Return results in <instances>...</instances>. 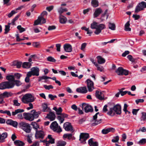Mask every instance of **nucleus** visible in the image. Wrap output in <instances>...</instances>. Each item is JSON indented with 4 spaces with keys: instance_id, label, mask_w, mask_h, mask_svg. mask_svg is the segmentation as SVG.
<instances>
[{
    "instance_id": "obj_1",
    "label": "nucleus",
    "mask_w": 146,
    "mask_h": 146,
    "mask_svg": "<svg viewBox=\"0 0 146 146\" xmlns=\"http://www.w3.org/2000/svg\"><path fill=\"white\" fill-rule=\"evenodd\" d=\"M31 113H24L23 115L24 118L27 120L32 121L35 118H37L40 113L39 112H36V111L33 110L31 111Z\"/></svg>"
},
{
    "instance_id": "obj_2",
    "label": "nucleus",
    "mask_w": 146,
    "mask_h": 146,
    "mask_svg": "<svg viewBox=\"0 0 146 146\" xmlns=\"http://www.w3.org/2000/svg\"><path fill=\"white\" fill-rule=\"evenodd\" d=\"M105 25L103 24H99L95 21H94L91 24L90 27L92 29H96L94 32L96 35H98L100 33L102 30L105 28Z\"/></svg>"
},
{
    "instance_id": "obj_3",
    "label": "nucleus",
    "mask_w": 146,
    "mask_h": 146,
    "mask_svg": "<svg viewBox=\"0 0 146 146\" xmlns=\"http://www.w3.org/2000/svg\"><path fill=\"white\" fill-rule=\"evenodd\" d=\"M22 102L24 104H27L33 102L35 100L33 96L31 94L28 93L24 95L21 98Z\"/></svg>"
},
{
    "instance_id": "obj_4",
    "label": "nucleus",
    "mask_w": 146,
    "mask_h": 146,
    "mask_svg": "<svg viewBox=\"0 0 146 146\" xmlns=\"http://www.w3.org/2000/svg\"><path fill=\"white\" fill-rule=\"evenodd\" d=\"M14 86V83L11 82L5 81L0 84V89L1 90L11 88Z\"/></svg>"
},
{
    "instance_id": "obj_5",
    "label": "nucleus",
    "mask_w": 146,
    "mask_h": 146,
    "mask_svg": "<svg viewBox=\"0 0 146 146\" xmlns=\"http://www.w3.org/2000/svg\"><path fill=\"white\" fill-rule=\"evenodd\" d=\"M50 127L54 131L58 133H60L62 131L60 126H58V124L56 121L52 122L51 124Z\"/></svg>"
},
{
    "instance_id": "obj_6",
    "label": "nucleus",
    "mask_w": 146,
    "mask_h": 146,
    "mask_svg": "<svg viewBox=\"0 0 146 146\" xmlns=\"http://www.w3.org/2000/svg\"><path fill=\"white\" fill-rule=\"evenodd\" d=\"M145 8H146V3L144 1H142L139 3L136 7L135 12L138 13L140 11L143 10Z\"/></svg>"
},
{
    "instance_id": "obj_7",
    "label": "nucleus",
    "mask_w": 146,
    "mask_h": 146,
    "mask_svg": "<svg viewBox=\"0 0 146 146\" xmlns=\"http://www.w3.org/2000/svg\"><path fill=\"white\" fill-rule=\"evenodd\" d=\"M85 82L87 84V86L88 92H92L95 89L94 87V83L91 80L88 79Z\"/></svg>"
},
{
    "instance_id": "obj_8",
    "label": "nucleus",
    "mask_w": 146,
    "mask_h": 146,
    "mask_svg": "<svg viewBox=\"0 0 146 146\" xmlns=\"http://www.w3.org/2000/svg\"><path fill=\"white\" fill-rule=\"evenodd\" d=\"M89 134L87 133H81L80 135V139L79 140L81 141V142L83 144L86 143V141L89 138Z\"/></svg>"
},
{
    "instance_id": "obj_9",
    "label": "nucleus",
    "mask_w": 146,
    "mask_h": 146,
    "mask_svg": "<svg viewBox=\"0 0 146 146\" xmlns=\"http://www.w3.org/2000/svg\"><path fill=\"white\" fill-rule=\"evenodd\" d=\"M115 72L119 75H124L125 76H127L129 74V71L128 70L123 69L121 67H119L115 71Z\"/></svg>"
},
{
    "instance_id": "obj_10",
    "label": "nucleus",
    "mask_w": 146,
    "mask_h": 146,
    "mask_svg": "<svg viewBox=\"0 0 146 146\" xmlns=\"http://www.w3.org/2000/svg\"><path fill=\"white\" fill-rule=\"evenodd\" d=\"M82 108L83 110H84L85 112H92L93 111L92 107L88 104L83 103L82 104Z\"/></svg>"
},
{
    "instance_id": "obj_11",
    "label": "nucleus",
    "mask_w": 146,
    "mask_h": 146,
    "mask_svg": "<svg viewBox=\"0 0 146 146\" xmlns=\"http://www.w3.org/2000/svg\"><path fill=\"white\" fill-rule=\"evenodd\" d=\"M64 128L67 131H70L72 133L74 132V130L71 123L69 122H66L64 124Z\"/></svg>"
},
{
    "instance_id": "obj_12",
    "label": "nucleus",
    "mask_w": 146,
    "mask_h": 146,
    "mask_svg": "<svg viewBox=\"0 0 146 146\" xmlns=\"http://www.w3.org/2000/svg\"><path fill=\"white\" fill-rule=\"evenodd\" d=\"M45 134L44 132L42 130H37L36 131L35 137L37 139H43L44 138Z\"/></svg>"
},
{
    "instance_id": "obj_13",
    "label": "nucleus",
    "mask_w": 146,
    "mask_h": 146,
    "mask_svg": "<svg viewBox=\"0 0 146 146\" xmlns=\"http://www.w3.org/2000/svg\"><path fill=\"white\" fill-rule=\"evenodd\" d=\"M99 114V112H97L93 117V120L92 121V122H93L92 125L93 126L98 125L101 122V119H99L98 120L97 119V115Z\"/></svg>"
},
{
    "instance_id": "obj_14",
    "label": "nucleus",
    "mask_w": 146,
    "mask_h": 146,
    "mask_svg": "<svg viewBox=\"0 0 146 146\" xmlns=\"http://www.w3.org/2000/svg\"><path fill=\"white\" fill-rule=\"evenodd\" d=\"M113 106L114 111L116 114L118 115H120L121 113V106L119 104H117Z\"/></svg>"
},
{
    "instance_id": "obj_15",
    "label": "nucleus",
    "mask_w": 146,
    "mask_h": 146,
    "mask_svg": "<svg viewBox=\"0 0 146 146\" xmlns=\"http://www.w3.org/2000/svg\"><path fill=\"white\" fill-rule=\"evenodd\" d=\"M95 95L96 98L100 100H102L104 99L103 94L100 91L96 90Z\"/></svg>"
},
{
    "instance_id": "obj_16",
    "label": "nucleus",
    "mask_w": 146,
    "mask_h": 146,
    "mask_svg": "<svg viewBox=\"0 0 146 146\" xmlns=\"http://www.w3.org/2000/svg\"><path fill=\"white\" fill-rule=\"evenodd\" d=\"M68 116V115L66 113H62V114L59 115L57 116V118L60 122V123H61L63 122L64 120V118L67 117Z\"/></svg>"
},
{
    "instance_id": "obj_17",
    "label": "nucleus",
    "mask_w": 146,
    "mask_h": 146,
    "mask_svg": "<svg viewBox=\"0 0 146 146\" xmlns=\"http://www.w3.org/2000/svg\"><path fill=\"white\" fill-rule=\"evenodd\" d=\"M56 118V115L54 113L52 112H50L48 113L47 114L46 118H48L52 121L54 120Z\"/></svg>"
},
{
    "instance_id": "obj_18",
    "label": "nucleus",
    "mask_w": 146,
    "mask_h": 146,
    "mask_svg": "<svg viewBox=\"0 0 146 146\" xmlns=\"http://www.w3.org/2000/svg\"><path fill=\"white\" fill-rule=\"evenodd\" d=\"M63 48L65 51L67 52H71L72 51V48L71 45L68 44H64Z\"/></svg>"
},
{
    "instance_id": "obj_19",
    "label": "nucleus",
    "mask_w": 146,
    "mask_h": 146,
    "mask_svg": "<svg viewBox=\"0 0 146 146\" xmlns=\"http://www.w3.org/2000/svg\"><path fill=\"white\" fill-rule=\"evenodd\" d=\"M6 123L7 124L12 125L14 127H17L18 125V123L17 121L11 119H7Z\"/></svg>"
},
{
    "instance_id": "obj_20",
    "label": "nucleus",
    "mask_w": 146,
    "mask_h": 146,
    "mask_svg": "<svg viewBox=\"0 0 146 146\" xmlns=\"http://www.w3.org/2000/svg\"><path fill=\"white\" fill-rule=\"evenodd\" d=\"M76 91L78 93L82 94L86 93L88 92V90L86 86L77 88L76 90Z\"/></svg>"
},
{
    "instance_id": "obj_21",
    "label": "nucleus",
    "mask_w": 146,
    "mask_h": 146,
    "mask_svg": "<svg viewBox=\"0 0 146 146\" xmlns=\"http://www.w3.org/2000/svg\"><path fill=\"white\" fill-rule=\"evenodd\" d=\"M31 72L33 76H38L39 75V70L38 68L36 67L33 68L31 69Z\"/></svg>"
},
{
    "instance_id": "obj_22",
    "label": "nucleus",
    "mask_w": 146,
    "mask_h": 146,
    "mask_svg": "<svg viewBox=\"0 0 146 146\" xmlns=\"http://www.w3.org/2000/svg\"><path fill=\"white\" fill-rule=\"evenodd\" d=\"M102 12V9L100 8L96 9L93 14L94 17L96 18L98 17Z\"/></svg>"
},
{
    "instance_id": "obj_23",
    "label": "nucleus",
    "mask_w": 146,
    "mask_h": 146,
    "mask_svg": "<svg viewBox=\"0 0 146 146\" xmlns=\"http://www.w3.org/2000/svg\"><path fill=\"white\" fill-rule=\"evenodd\" d=\"M114 131L115 129L113 128H109L106 129H103L102 130V132L103 134H106L110 132H113Z\"/></svg>"
},
{
    "instance_id": "obj_24",
    "label": "nucleus",
    "mask_w": 146,
    "mask_h": 146,
    "mask_svg": "<svg viewBox=\"0 0 146 146\" xmlns=\"http://www.w3.org/2000/svg\"><path fill=\"white\" fill-rule=\"evenodd\" d=\"M93 138H92L88 140V144L90 146H98V144L97 142H94L93 141Z\"/></svg>"
},
{
    "instance_id": "obj_25",
    "label": "nucleus",
    "mask_w": 146,
    "mask_h": 146,
    "mask_svg": "<svg viewBox=\"0 0 146 146\" xmlns=\"http://www.w3.org/2000/svg\"><path fill=\"white\" fill-rule=\"evenodd\" d=\"M96 58L97 59L98 62L99 64H104L106 61L101 56H97Z\"/></svg>"
},
{
    "instance_id": "obj_26",
    "label": "nucleus",
    "mask_w": 146,
    "mask_h": 146,
    "mask_svg": "<svg viewBox=\"0 0 146 146\" xmlns=\"http://www.w3.org/2000/svg\"><path fill=\"white\" fill-rule=\"evenodd\" d=\"M1 94L3 98H4L8 97L11 96L12 95V94L10 92H5Z\"/></svg>"
},
{
    "instance_id": "obj_27",
    "label": "nucleus",
    "mask_w": 146,
    "mask_h": 146,
    "mask_svg": "<svg viewBox=\"0 0 146 146\" xmlns=\"http://www.w3.org/2000/svg\"><path fill=\"white\" fill-rule=\"evenodd\" d=\"M31 125L34 128L36 131L38 130V129H40L39 125L38 123L35 122H31Z\"/></svg>"
},
{
    "instance_id": "obj_28",
    "label": "nucleus",
    "mask_w": 146,
    "mask_h": 146,
    "mask_svg": "<svg viewBox=\"0 0 146 146\" xmlns=\"http://www.w3.org/2000/svg\"><path fill=\"white\" fill-rule=\"evenodd\" d=\"M111 104L109 103L108 104V108L109 109L108 110V111L107 113V114L110 115L111 116L112 113L113 112L114 110L113 107H112L111 106H110V105Z\"/></svg>"
},
{
    "instance_id": "obj_29",
    "label": "nucleus",
    "mask_w": 146,
    "mask_h": 146,
    "mask_svg": "<svg viewBox=\"0 0 146 146\" xmlns=\"http://www.w3.org/2000/svg\"><path fill=\"white\" fill-rule=\"evenodd\" d=\"M0 136L1 139V142H3L5 141V139L7 137V133L6 132H4L2 134H0Z\"/></svg>"
},
{
    "instance_id": "obj_30",
    "label": "nucleus",
    "mask_w": 146,
    "mask_h": 146,
    "mask_svg": "<svg viewBox=\"0 0 146 146\" xmlns=\"http://www.w3.org/2000/svg\"><path fill=\"white\" fill-rule=\"evenodd\" d=\"M15 145L17 146H23L25 145V143L19 140H16L14 141Z\"/></svg>"
},
{
    "instance_id": "obj_31",
    "label": "nucleus",
    "mask_w": 146,
    "mask_h": 146,
    "mask_svg": "<svg viewBox=\"0 0 146 146\" xmlns=\"http://www.w3.org/2000/svg\"><path fill=\"white\" fill-rule=\"evenodd\" d=\"M67 21L66 18L63 15L60 16L59 21L61 23L64 24L66 23Z\"/></svg>"
},
{
    "instance_id": "obj_32",
    "label": "nucleus",
    "mask_w": 146,
    "mask_h": 146,
    "mask_svg": "<svg viewBox=\"0 0 146 146\" xmlns=\"http://www.w3.org/2000/svg\"><path fill=\"white\" fill-rule=\"evenodd\" d=\"M19 124L20 126L21 127L22 129L26 127H30V126L29 124L24 122H21L19 123Z\"/></svg>"
},
{
    "instance_id": "obj_33",
    "label": "nucleus",
    "mask_w": 146,
    "mask_h": 146,
    "mask_svg": "<svg viewBox=\"0 0 146 146\" xmlns=\"http://www.w3.org/2000/svg\"><path fill=\"white\" fill-rule=\"evenodd\" d=\"M24 111V110L23 109H17L15 110V111H12V115L15 116L17 114L19 113L23 112Z\"/></svg>"
},
{
    "instance_id": "obj_34",
    "label": "nucleus",
    "mask_w": 146,
    "mask_h": 146,
    "mask_svg": "<svg viewBox=\"0 0 146 146\" xmlns=\"http://www.w3.org/2000/svg\"><path fill=\"white\" fill-rule=\"evenodd\" d=\"M42 111L43 112L48 111L50 110V108L48 107L47 104L44 103L42 105Z\"/></svg>"
},
{
    "instance_id": "obj_35",
    "label": "nucleus",
    "mask_w": 146,
    "mask_h": 146,
    "mask_svg": "<svg viewBox=\"0 0 146 146\" xmlns=\"http://www.w3.org/2000/svg\"><path fill=\"white\" fill-rule=\"evenodd\" d=\"M41 19L42 18L38 16L37 19L34 21L33 25L35 26L39 24H41Z\"/></svg>"
},
{
    "instance_id": "obj_36",
    "label": "nucleus",
    "mask_w": 146,
    "mask_h": 146,
    "mask_svg": "<svg viewBox=\"0 0 146 146\" xmlns=\"http://www.w3.org/2000/svg\"><path fill=\"white\" fill-rule=\"evenodd\" d=\"M31 65V63L28 62H25L22 64V67L24 68H29Z\"/></svg>"
},
{
    "instance_id": "obj_37",
    "label": "nucleus",
    "mask_w": 146,
    "mask_h": 146,
    "mask_svg": "<svg viewBox=\"0 0 146 146\" xmlns=\"http://www.w3.org/2000/svg\"><path fill=\"white\" fill-rule=\"evenodd\" d=\"M130 25L129 21H128L125 25L124 30L125 31H131V29L129 27Z\"/></svg>"
},
{
    "instance_id": "obj_38",
    "label": "nucleus",
    "mask_w": 146,
    "mask_h": 146,
    "mask_svg": "<svg viewBox=\"0 0 146 146\" xmlns=\"http://www.w3.org/2000/svg\"><path fill=\"white\" fill-rule=\"evenodd\" d=\"M58 12L60 14V16L62 15V13L64 12H66L68 11V9L66 8L63 9L62 7H60L58 10Z\"/></svg>"
},
{
    "instance_id": "obj_39",
    "label": "nucleus",
    "mask_w": 146,
    "mask_h": 146,
    "mask_svg": "<svg viewBox=\"0 0 146 146\" xmlns=\"http://www.w3.org/2000/svg\"><path fill=\"white\" fill-rule=\"evenodd\" d=\"M49 78H51L45 76H40L38 77V81L40 82L42 80H45V81L44 82H46V80Z\"/></svg>"
},
{
    "instance_id": "obj_40",
    "label": "nucleus",
    "mask_w": 146,
    "mask_h": 146,
    "mask_svg": "<svg viewBox=\"0 0 146 146\" xmlns=\"http://www.w3.org/2000/svg\"><path fill=\"white\" fill-rule=\"evenodd\" d=\"M6 78L9 81H8L11 82H13L15 80L14 76L11 75L7 76Z\"/></svg>"
},
{
    "instance_id": "obj_41",
    "label": "nucleus",
    "mask_w": 146,
    "mask_h": 146,
    "mask_svg": "<svg viewBox=\"0 0 146 146\" xmlns=\"http://www.w3.org/2000/svg\"><path fill=\"white\" fill-rule=\"evenodd\" d=\"M141 121H146V112H143L141 113Z\"/></svg>"
},
{
    "instance_id": "obj_42",
    "label": "nucleus",
    "mask_w": 146,
    "mask_h": 146,
    "mask_svg": "<svg viewBox=\"0 0 146 146\" xmlns=\"http://www.w3.org/2000/svg\"><path fill=\"white\" fill-rule=\"evenodd\" d=\"M72 137V134H65L63 136L64 138H67L69 140L71 139Z\"/></svg>"
},
{
    "instance_id": "obj_43",
    "label": "nucleus",
    "mask_w": 146,
    "mask_h": 146,
    "mask_svg": "<svg viewBox=\"0 0 146 146\" xmlns=\"http://www.w3.org/2000/svg\"><path fill=\"white\" fill-rule=\"evenodd\" d=\"M0 112L3 114H6L10 116H11V114L9 110H6L3 111L2 110H0Z\"/></svg>"
},
{
    "instance_id": "obj_44",
    "label": "nucleus",
    "mask_w": 146,
    "mask_h": 146,
    "mask_svg": "<svg viewBox=\"0 0 146 146\" xmlns=\"http://www.w3.org/2000/svg\"><path fill=\"white\" fill-rule=\"evenodd\" d=\"M91 3L94 7H96L98 6V2L97 0H92Z\"/></svg>"
},
{
    "instance_id": "obj_45",
    "label": "nucleus",
    "mask_w": 146,
    "mask_h": 146,
    "mask_svg": "<svg viewBox=\"0 0 146 146\" xmlns=\"http://www.w3.org/2000/svg\"><path fill=\"white\" fill-rule=\"evenodd\" d=\"M66 144V142L63 141H59L57 143V146H64Z\"/></svg>"
},
{
    "instance_id": "obj_46",
    "label": "nucleus",
    "mask_w": 146,
    "mask_h": 146,
    "mask_svg": "<svg viewBox=\"0 0 146 146\" xmlns=\"http://www.w3.org/2000/svg\"><path fill=\"white\" fill-rule=\"evenodd\" d=\"M13 82L14 83V86L16 85L17 86H19L22 84V83L19 80H15Z\"/></svg>"
},
{
    "instance_id": "obj_47",
    "label": "nucleus",
    "mask_w": 146,
    "mask_h": 146,
    "mask_svg": "<svg viewBox=\"0 0 146 146\" xmlns=\"http://www.w3.org/2000/svg\"><path fill=\"white\" fill-rule=\"evenodd\" d=\"M109 28L110 29L112 30H115V25L113 23H109Z\"/></svg>"
},
{
    "instance_id": "obj_48",
    "label": "nucleus",
    "mask_w": 146,
    "mask_h": 146,
    "mask_svg": "<svg viewBox=\"0 0 146 146\" xmlns=\"http://www.w3.org/2000/svg\"><path fill=\"white\" fill-rule=\"evenodd\" d=\"M20 16V15H18L12 19V24L13 25H15V21L18 20Z\"/></svg>"
},
{
    "instance_id": "obj_49",
    "label": "nucleus",
    "mask_w": 146,
    "mask_h": 146,
    "mask_svg": "<svg viewBox=\"0 0 146 146\" xmlns=\"http://www.w3.org/2000/svg\"><path fill=\"white\" fill-rule=\"evenodd\" d=\"M47 60L48 61L54 62L56 61V60L51 56L48 57L47 58Z\"/></svg>"
},
{
    "instance_id": "obj_50",
    "label": "nucleus",
    "mask_w": 146,
    "mask_h": 146,
    "mask_svg": "<svg viewBox=\"0 0 146 146\" xmlns=\"http://www.w3.org/2000/svg\"><path fill=\"white\" fill-rule=\"evenodd\" d=\"M129 61H131L132 62H135V59L133 58L132 56L131 55H129L127 57Z\"/></svg>"
},
{
    "instance_id": "obj_51",
    "label": "nucleus",
    "mask_w": 146,
    "mask_h": 146,
    "mask_svg": "<svg viewBox=\"0 0 146 146\" xmlns=\"http://www.w3.org/2000/svg\"><path fill=\"white\" fill-rule=\"evenodd\" d=\"M97 68V70H99L100 72H102L104 71V68L101 66H100L98 64V65L96 66Z\"/></svg>"
},
{
    "instance_id": "obj_52",
    "label": "nucleus",
    "mask_w": 146,
    "mask_h": 146,
    "mask_svg": "<svg viewBox=\"0 0 146 146\" xmlns=\"http://www.w3.org/2000/svg\"><path fill=\"white\" fill-rule=\"evenodd\" d=\"M17 12L15 10H13L8 15V17L9 18L11 17L14 14L17 13Z\"/></svg>"
},
{
    "instance_id": "obj_53",
    "label": "nucleus",
    "mask_w": 146,
    "mask_h": 146,
    "mask_svg": "<svg viewBox=\"0 0 146 146\" xmlns=\"http://www.w3.org/2000/svg\"><path fill=\"white\" fill-rule=\"evenodd\" d=\"M33 46L36 48H38L40 47V44L39 42H34L33 43Z\"/></svg>"
},
{
    "instance_id": "obj_54",
    "label": "nucleus",
    "mask_w": 146,
    "mask_h": 146,
    "mask_svg": "<svg viewBox=\"0 0 146 146\" xmlns=\"http://www.w3.org/2000/svg\"><path fill=\"white\" fill-rule=\"evenodd\" d=\"M62 110L61 107L58 108L56 111V114L57 115H59L62 114Z\"/></svg>"
},
{
    "instance_id": "obj_55",
    "label": "nucleus",
    "mask_w": 146,
    "mask_h": 146,
    "mask_svg": "<svg viewBox=\"0 0 146 146\" xmlns=\"http://www.w3.org/2000/svg\"><path fill=\"white\" fill-rule=\"evenodd\" d=\"M22 62H17L15 65L16 66L17 68H20L21 66Z\"/></svg>"
},
{
    "instance_id": "obj_56",
    "label": "nucleus",
    "mask_w": 146,
    "mask_h": 146,
    "mask_svg": "<svg viewBox=\"0 0 146 146\" xmlns=\"http://www.w3.org/2000/svg\"><path fill=\"white\" fill-rule=\"evenodd\" d=\"M17 29L20 31V33H21L25 31V29L22 27L21 25H19L17 27Z\"/></svg>"
},
{
    "instance_id": "obj_57",
    "label": "nucleus",
    "mask_w": 146,
    "mask_h": 146,
    "mask_svg": "<svg viewBox=\"0 0 146 146\" xmlns=\"http://www.w3.org/2000/svg\"><path fill=\"white\" fill-rule=\"evenodd\" d=\"M10 26L9 25H5V33L7 34V33L10 30Z\"/></svg>"
},
{
    "instance_id": "obj_58",
    "label": "nucleus",
    "mask_w": 146,
    "mask_h": 146,
    "mask_svg": "<svg viewBox=\"0 0 146 146\" xmlns=\"http://www.w3.org/2000/svg\"><path fill=\"white\" fill-rule=\"evenodd\" d=\"M44 87L46 89L48 90L51 89H53V86L51 85L47 86V85H44Z\"/></svg>"
},
{
    "instance_id": "obj_59",
    "label": "nucleus",
    "mask_w": 146,
    "mask_h": 146,
    "mask_svg": "<svg viewBox=\"0 0 146 146\" xmlns=\"http://www.w3.org/2000/svg\"><path fill=\"white\" fill-rule=\"evenodd\" d=\"M15 78L17 79H19L22 75L19 73H15L14 74Z\"/></svg>"
},
{
    "instance_id": "obj_60",
    "label": "nucleus",
    "mask_w": 146,
    "mask_h": 146,
    "mask_svg": "<svg viewBox=\"0 0 146 146\" xmlns=\"http://www.w3.org/2000/svg\"><path fill=\"white\" fill-rule=\"evenodd\" d=\"M49 98L51 100H54L55 98H57V96L56 95L53 96L51 94H49L48 95Z\"/></svg>"
},
{
    "instance_id": "obj_61",
    "label": "nucleus",
    "mask_w": 146,
    "mask_h": 146,
    "mask_svg": "<svg viewBox=\"0 0 146 146\" xmlns=\"http://www.w3.org/2000/svg\"><path fill=\"white\" fill-rule=\"evenodd\" d=\"M22 129L27 133H29L31 131L30 127H26V128H24Z\"/></svg>"
},
{
    "instance_id": "obj_62",
    "label": "nucleus",
    "mask_w": 146,
    "mask_h": 146,
    "mask_svg": "<svg viewBox=\"0 0 146 146\" xmlns=\"http://www.w3.org/2000/svg\"><path fill=\"white\" fill-rule=\"evenodd\" d=\"M114 139L112 140L111 141L115 143L117 142L119 140V137L118 136H116L115 137H114Z\"/></svg>"
},
{
    "instance_id": "obj_63",
    "label": "nucleus",
    "mask_w": 146,
    "mask_h": 146,
    "mask_svg": "<svg viewBox=\"0 0 146 146\" xmlns=\"http://www.w3.org/2000/svg\"><path fill=\"white\" fill-rule=\"evenodd\" d=\"M13 105L17 106H19L20 105V104L18 102V101L17 100H13Z\"/></svg>"
},
{
    "instance_id": "obj_64",
    "label": "nucleus",
    "mask_w": 146,
    "mask_h": 146,
    "mask_svg": "<svg viewBox=\"0 0 146 146\" xmlns=\"http://www.w3.org/2000/svg\"><path fill=\"white\" fill-rule=\"evenodd\" d=\"M108 108V106L107 105H105L102 111L104 113H106L108 111L107 108Z\"/></svg>"
}]
</instances>
